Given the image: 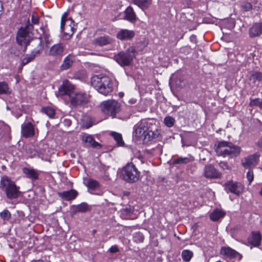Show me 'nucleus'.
I'll use <instances>...</instances> for the list:
<instances>
[{
	"mask_svg": "<svg viewBox=\"0 0 262 262\" xmlns=\"http://www.w3.org/2000/svg\"><path fill=\"white\" fill-rule=\"evenodd\" d=\"M109 252L112 253H115L119 251V248L117 245L112 246L109 249Z\"/></svg>",
	"mask_w": 262,
	"mask_h": 262,
	"instance_id": "45",
	"label": "nucleus"
},
{
	"mask_svg": "<svg viewBox=\"0 0 262 262\" xmlns=\"http://www.w3.org/2000/svg\"><path fill=\"white\" fill-rule=\"evenodd\" d=\"M135 50L133 48H129L125 52H120L114 56V59L121 66H127L132 62L135 57Z\"/></svg>",
	"mask_w": 262,
	"mask_h": 262,
	"instance_id": "7",
	"label": "nucleus"
},
{
	"mask_svg": "<svg viewBox=\"0 0 262 262\" xmlns=\"http://www.w3.org/2000/svg\"><path fill=\"white\" fill-rule=\"evenodd\" d=\"M112 136L114 139L116 141L117 143L119 145H122L123 144V141L122 140V136L120 134L117 133H113L112 134Z\"/></svg>",
	"mask_w": 262,
	"mask_h": 262,
	"instance_id": "38",
	"label": "nucleus"
},
{
	"mask_svg": "<svg viewBox=\"0 0 262 262\" xmlns=\"http://www.w3.org/2000/svg\"><path fill=\"white\" fill-rule=\"evenodd\" d=\"M31 20L33 24L37 25L39 23V18L38 16L32 15L31 17Z\"/></svg>",
	"mask_w": 262,
	"mask_h": 262,
	"instance_id": "46",
	"label": "nucleus"
},
{
	"mask_svg": "<svg viewBox=\"0 0 262 262\" xmlns=\"http://www.w3.org/2000/svg\"><path fill=\"white\" fill-rule=\"evenodd\" d=\"M124 18L126 20L134 23L137 20V16L133 8L128 6L124 11Z\"/></svg>",
	"mask_w": 262,
	"mask_h": 262,
	"instance_id": "26",
	"label": "nucleus"
},
{
	"mask_svg": "<svg viewBox=\"0 0 262 262\" xmlns=\"http://www.w3.org/2000/svg\"><path fill=\"white\" fill-rule=\"evenodd\" d=\"M249 80L255 85L256 82L262 81V72L253 71L250 73Z\"/></svg>",
	"mask_w": 262,
	"mask_h": 262,
	"instance_id": "29",
	"label": "nucleus"
},
{
	"mask_svg": "<svg viewBox=\"0 0 262 262\" xmlns=\"http://www.w3.org/2000/svg\"><path fill=\"white\" fill-rule=\"evenodd\" d=\"M164 121L165 124L167 126L170 127L173 125L174 123V118H173L171 117L168 116V117H166L164 118Z\"/></svg>",
	"mask_w": 262,
	"mask_h": 262,
	"instance_id": "42",
	"label": "nucleus"
},
{
	"mask_svg": "<svg viewBox=\"0 0 262 262\" xmlns=\"http://www.w3.org/2000/svg\"><path fill=\"white\" fill-rule=\"evenodd\" d=\"M41 37L37 39L41 40V45H42V40L47 47H48L53 42V39L50 35V31L47 25L42 26L40 28Z\"/></svg>",
	"mask_w": 262,
	"mask_h": 262,
	"instance_id": "15",
	"label": "nucleus"
},
{
	"mask_svg": "<svg viewBox=\"0 0 262 262\" xmlns=\"http://www.w3.org/2000/svg\"><path fill=\"white\" fill-rule=\"evenodd\" d=\"M225 215V212L220 209H215L210 214V217L213 221H218L220 219L223 217Z\"/></svg>",
	"mask_w": 262,
	"mask_h": 262,
	"instance_id": "30",
	"label": "nucleus"
},
{
	"mask_svg": "<svg viewBox=\"0 0 262 262\" xmlns=\"http://www.w3.org/2000/svg\"><path fill=\"white\" fill-rule=\"evenodd\" d=\"M101 108L104 114L114 118L120 111V104L115 100H108L102 102Z\"/></svg>",
	"mask_w": 262,
	"mask_h": 262,
	"instance_id": "6",
	"label": "nucleus"
},
{
	"mask_svg": "<svg viewBox=\"0 0 262 262\" xmlns=\"http://www.w3.org/2000/svg\"><path fill=\"white\" fill-rule=\"evenodd\" d=\"M260 194L262 195V188H261V189L260 191Z\"/></svg>",
	"mask_w": 262,
	"mask_h": 262,
	"instance_id": "51",
	"label": "nucleus"
},
{
	"mask_svg": "<svg viewBox=\"0 0 262 262\" xmlns=\"http://www.w3.org/2000/svg\"><path fill=\"white\" fill-rule=\"evenodd\" d=\"M219 165H220V166L221 167H222L224 169H225V168H227V169L228 168V165L225 162H221V163H220Z\"/></svg>",
	"mask_w": 262,
	"mask_h": 262,
	"instance_id": "47",
	"label": "nucleus"
},
{
	"mask_svg": "<svg viewBox=\"0 0 262 262\" xmlns=\"http://www.w3.org/2000/svg\"><path fill=\"white\" fill-rule=\"evenodd\" d=\"M43 113H45L50 118H53L55 115V111L50 107H45L41 109Z\"/></svg>",
	"mask_w": 262,
	"mask_h": 262,
	"instance_id": "37",
	"label": "nucleus"
},
{
	"mask_svg": "<svg viewBox=\"0 0 262 262\" xmlns=\"http://www.w3.org/2000/svg\"><path fill=\"white\" fill-rule=\"evenodd\" d=\"M85 185L90 189H96L100 187L99 182L94 179H89Z\"/></svg>",
	"mask_w": 262,
	"mask_h": 262,
	"instance_id": "36",
	"label": "nucleus"
},
{
	"mask_svg": "<svg viewBox=\"0 0 262 262\" xmlns=\"http://www.w3.org/2000/svg\"><path fill=\"white\" fill-rule=\"evenodd\" d=\"M81 140L85 147L97 149H100L102 147L100 143L94 140L92 135L87 134L81 135Z\"/></svg>",
	"mask_w": 262,
	"mask_h": 262,
	"instance_id": "14",
	"label": "nucleus"
},
{
	"mask_svg": "<svg viewBox=\"0 0 262 262\" xmlns=\"http://www.w3.org/2000/svg\"><path fill=\"white\" fill-rule=\"evenodd\" d=\"M23 172L28 179L32 181H35L39 179V171L36 169L25 167L23 169Z\"/></svg>",
	"mask_w": 262,
	"mask_h": 262,
	"instance_id": "21",
	"label": "nucleus"
},
{
	"mask_svg": "<svg viewBox=\"0 0 262 262\" xmlns=\"http://www.w3.org/2000/svg\"><path fill=\"white\" fill-rule=\"evenodd\" d=\"M225 190L227 192H231L239 195L244 190V186L240 182L228 181L224 184Z\"/></svg>",
	"mask_w": 262,
	"mask_h": 262,
	"instance_id": "10",
	"label": "nucleus"
},
{
	"mask_svg": "<svg viewBox=\"0 0 262 262\" xmlns=\"http://www.w3.org/2000/svg\"><path fill=\"white\" fill-rule=\"evenodd\" d=\"M125 211H126L127 213H130L132 212L133 210L132 209L129 208L125 209Z\"/></svg>",
	"mask_w": 262,
	"mask_h": 262,
	"instance_id": "49",
	"label": "nucleus"
},
{
	"mask_svg": "<svg viewBox=\"0 0 262 262\" xmlns=\"http://www.w3.org/2000/svg\"><path fill=\"white\" fill-rule=\"evenodd\" d=\"M230 143L226 141H222L219 143L215 151L217 155L226 156H227L228 152Z\"/></svg>",
	"mask_w": 262,
	"mask_h": 262,
	"instance_id": "22",
	"label": "nucleus"
},
{
	"mask_svg": "<svg viewBox=\"0 0 262 262\" xmlns=\"http://www.w3.org/2000/svg\"><path fill=\"white\" fill-rule=\"evenodd\" d=\"M133 3L142 10L147 9L152 3V0H132Z\"/></svg>",
	"mask_w": 262,
	"mask_h": 262,
	"instance_id": "28",
	"label": "nucleus"
},
{
	"mask_svg": "<svg viewBox=\"0 0 262 262\" xmlns=\"http://www.w3.org/2000/svg\"><path fill=\"white\" fill-rule=\"evenodd\" d=\"M249 105L251 106H258L259 108H262V99L260 98H255L251 100Z\"/></svg>",
	"mask_w": 262,
	"mask_h": 262,
	"instance_id": "39",
	"label": "nucleus"
},
{
	"mask_svg": "<svg viewBox=\"0 0 262 262\" xmlns=\"http://www.w3.org/2000/svg\"><path fill=\"white\" fill-rule=\"evenodd\" d=\"M136 235H138L140 237V239H139V241L140 242H142L143 241V239H144V237H143V236L142 234H140L139 233H136Z\"/></svg>",
	"mask_w": 262,
	"mask_h": 262,
	"instance_id": "48",
	"label": "nucleus"
},
{
	"mask_svg": "<svg viewBox=\"0 0 262 262\" xmlns=\"http://www.w3.org/2000/svg\"><path fill=\"white\" fill-rule=\"evenodd\" d=\"M66 49V45L63 43L59 42L51 46L46 51V54L51 57L61 58L64 55Z\"/></svg>",
	"mask_w": 262,
	"mask_h": 262,
	"instance_id": "9",
	"label": "nucleus"
},
{
	"mask_svg": "<svg viewBox=\"0 0 262 262\" xmlns=\"http://www.w3.org/2000/svg\"><path fill=\"white\" fill-rule=\"evenodd\" d=\"M193 256V253L189 250H184L182 251L181 257L183 261L189 262Z\"/></svg>",
	"mask_w": 262,
	"mask_h": 262,
	"instance_id": "35",
	"label": "nucleus"
},
{
	"mask_svg": "<svg viewBox=\"0 0 262 262\" xmlns=\"http://www.w3.org/2000/svg\"><path fill=\"white\" fill-rule=\"evenodd\" d=\"M0 216L4 220L8 221L11 216L10 211L7 209L0 213Z\"/></svg>",
	"mask_w": 262,
	"mask_h": 262,
	"instance_id": "41",
	"label": "nucleus"
},
{
	"mask_svg": "<svg viewBox=\"0 0 262 262\" xmlns=\"http://www.w3.org/2000/svg\"><path fill=\"white\" fill-rule=\"evenodd\" d=\"M68 13H64L61 19L60 29L64 33L65 39H69L74 33V24L71 18H67Z\"/></svg>",
	"mask_w": 262,
	"mask_h": 262,
	"instance_id": "5",
	"label": "nucleus"
},
{
	"mask_svg": "<svg viewBox=\"0 0 262 262\" xmlns=\"http://www.w3.org/2000/svg\"><path fill=\"white\" fill-rule=\"evenodd\" d=\"M262 34V23L254 24L249 30V37L254 38Z\"/></svg>",
	"mask_w": 262,
	"mask_h": 262,
	"instance_id": "20",
	"label": "nucleus"
},
{
	"mask_svg": "<svg viewBox=\"0 0 262 262\" xmlns=\"http://www.w3.org/2000/svg\"><path fill=\"white\" fill-rule=\"evenodd\" d=\"M21 133L23 137L30 138L34 136V127L31 122H27L21 125Z\"/></svg>",
	"mask_w": 262,
	"mask_h": 262,
	"instance_id": "17",
	"label": "nucleus"
},
{
	"mask_svg": "<svg viewBox=\"0 0 262 262\" xmlns=\"http://www.w3.org/2000/svg\"><path fill=\"white\" fill-rule=\"evenodd\" d=\"M221 253L227 257L234 259L237 261L240 260L242 258V255L239 253L229 247L222 248L221 250Z\"/></svg>",
	"mask_w": 262,
	"mask_h": 262,
	"instance_id": "16",
	"label": "nucleus"
},
{
	"mask_svg": "<svg viewBox=\"0 0 262 262\" xmlns=\"http://www.w3.org/2000/svg\"><path fill=\"white\" fill-rule=\"evenodd\" d=\"M89 209V205L86 203H82L73 207V211L74 214L77 212H85Z\"/></svg>",
	"mask_w": 262,
	"mask_h": 262,
	"instance_id": "31",
	"label": "nucleus"
},
{
	"mask_svg": "<svg viewBox=\"0 0 262 262\" xmlns=\"http://www.w3.org/2000/svg\"><path fill=\"white\" fill-rule=\"evenodd\" d=\"M1 188L6 192L7 197L10 199H16L19 194V187L8 177L4 176L1 179Z\"/></svg>",
	"mask_w": 262,
	"mask_h": 262,
	"instance_id": "3",
	"label": "nucleus"
},
{
	"mask_svg": "<svg viewBox=\"0 0 262 262\" xmlns=\"http://www.w3.org/2000/svg\"><path fill=\"white\" fill-rule=\"evenodd\" d=\"M9 92L8 84L4 82H0V94H7Z\"/></svg>",
	"mask_w": 262,
	"mask_h": 262,
	"instance_id": "40",
	"label": "nucleus"
},
{
	"mask_svg": "<svg viewBox=\"0 0 262 262\" xmlns=\"http://www.w3.org/2000/svg\"><path fill=\"white\" fill-rule=\"evenodd\" d=\"M253 177L254 176L253 171L251 170V169H249V171L247 173V178L248 181L249 182V183H251L252 182L253 180Z\"/></svg>",
	"mask_w": 262,
	"mask_h": 262,
	"instance_id": "44",
	"label": "nucleus"
},
{
	"mask_svg": "<svg viewBox=\"0 0 262 262\" xmlns=\"http://www.w3.org/2000/svg\"><path fill=\"white\" fill-rule=\"evenodd\" d=\"M157 137V132L149 130L148 128L142 140L144 142H148L153 139L156 138Z\"/></svg>",
	"mask_w": 262,
	"mask_h": 262,
	"instance_id": "34",
	"label": "nucleus"
},
{
	"mask_svg": "<svg viewBox=\"0 0 262 262\" xmlns=\"http://www.w3.org/2000/svg\"><path fill=\"white\" fill-rule=\"evenodd\" d=\"M90 126H91V125H89V126H87V127H86V128H89V127H90Z\"/></svg>",
	"mask_w": 262,
	"mask_h": 262,
	"instance_id": "53",
	"label": "nucleus"
},
{
	"mask_svg": "<svg viewBox=\"0 0 262 262\" xmlns=\"http://www.w3.org/2000/svg\"><path fill=\"white\" fill-rule=\"evenodd\" d=\"M113 40L112 38H111L109 36L105 35L96 38L93 40V43L96 45L102 47L110 45L113 42Z\"/></svg>",
	"mask_w": 262,
	"mask_h": 262,
	"instance_id": "25",
	"label": "nucleus"
},
{
	"mask_svg": "<svg viewBox=\"0 0 262 262\" xmlns=\"http://www.w3.org/2000/svg\"><path fill=\"white\" fill-rule=\"evenodd\" d=\"M250 242L255 247H258L260 244L261 235L259 232H252Z\"/></svg>",
	"mask_w": 262,
	"mask_h": 262,
	"instance_id": "27",
	"label": "nucleus"
},
{
	"mask_svg": "<svg viewBox=\"0 0 262 262\" xmlns=\"http://www.w3.org/2000/svg\"><path fill=\"white\" fill-rule=\"evenodd\" d=\"M240 148L237 146L233 145L230 143V146L229 147L228 152L227 156L231 157H237L240 153Z\"/></svg>",
	"mask_w": 262,
	"mask_h": 262,
	"instance_id": "32",
	"label": "nucleus"
},
{
	"mask_svg": "<svg viewBox=\"0 0 262 262\" xmlns=\"http://www.w3.org/2000/svg\"><path fill=\"white\" fill-rule=\"evenodd\" d=\"M75 60V56L72 54H69L64 58L62 63L60 67V70L66 71L71 68Z\"/></svg>",
	"mask_w": 262,
	"mask_h": 262,
	"instance_id": "19",
	"label": "nucleus"
},
{
	"mask_svg": "<svg viewBox=\"0 0 262 262\" xmlns=\"http://www.w3.org/2000/svg\"><path fill=\"white\" fill-rule=\"evenodd\" d=\"M33 29V26L32 24H30V21H28L25 27L21 28L18 30L17 34L16 40L18 44L27 46L31 43L32 46L35 45L37 46V49L33 50L30 54L27 55L25 57L23 58L21 62L23 66H25L32 61L37 55H39L41 53L43 49V45H41V40H30L29 34L31 32Z\"/></svg>",
	"mask_w": 262,
	"mask_h": 262,
	"instance_id": "1",
	"label": "nucleus"
},
{
	"mask_svg": "<svg viewBox=\"0 0 262 262\" xmlns=\"http://www.w3.org/2000/svg\"><path fill=\"white\" fill-rule=\"evenodd\" d=\"M135 36L134 31L128 29H121L117 33V38L121 40H130Z\"/></svg>",
	"mask_w": 262,
	"mask_h": 262,
	"instance_id": "18",
	"label": "nucleus"
},
{
	"mask_svg": "<svg viewBox=\"0 0 262 262\" xmlns=\"http://www.w3.org/2000/svg\"><path fill=\"white\" fill-rule=\"evenodd\" d=\"M204 174L207 178H216L220 176V173L211 165L205 166Z\"/></svg>",
	"mask_w": 262,
	"mask_h": 262,
	"instance_id": "23",
	"label": "nucleus"
},
{
	"mask_svg": "<svg viewBox=\"0 0 262 262\" xmlns=\"http://www.w3.org/2000/svg\"><path fill=\"white\" fill-rule=\"evenodd\" d=\"M3 137V135L2 134L0 133V139L2 138Z\"/></svg>",
	"mask_w": 262,
	"mask_h": 262,
	"instance_id": "50",
	"label": "nucleus"
},
{
	"mask_svg": "<svg viewBox=\"0 0 262 262\" xmlns=\"http://www.w3.org/2000/svg\"><path fill=\"white\" fill-rule=\"evenodd\" d=\"M216 262H223V261H221V260H219V261H216Z\"/></svg>",
	"mask_w": 262,
	"mask_h": 262,
	"instance_id": "52",
	"label": "nucleus"
},
{
	"mask_svg": "<svg viewBox=\"0 0 262 262\" xmlns=\"http://www.w3.org/2000/svg\"><path fill=\"white\" fill-rule=\"evenodd\" d=\"M259 155L255 153L245 158L242 162L245 168L251 169L255 166L258 162Z\"/></svg>",
	"mask_w": 262,
	"mask_h": 262,
	"instance_id": "11",
	"label": "nucleus"
},
{
	"mask_svg": "<svg viewBox=\"0 0 262 262\" xmlns=\"http://www.w3.org/2000/svg\"><path fill=\"white\" fill-rule=\"evenodd\" d=\"M148 128V123L145 121H142L134 126V135L136 137L143 139L144 135Z\"/></svg>",
	"mask_w": 262,
	"mask_h": 262,
	"instance_id": "13",
	"label": "nucleus"
},
{
	"mask_svg": "<svg viewBox=\"0 0 262 262\" xmlns=\"http://www.w3.org/2000/svg\"><path fill=\"white\" fill-rule=\"evenodd\" d=\"M91 84L99 93L107 96L113 92L114 82L108 76L99 75L92 77Z\"/></svg>",
	"mask_w": 262,
	"mask_h": 262,
	"instance_id": "2",
	"label": "nucleus"
},
{
	"mask_svg": "<svg viewBox=\"0 0 262 262\" xmlns=\"http://www.w3.org/2000/svg\"><path fill=\"white\" fill-rule=\"evenodd\" d=\"M193 159L191 156L187 157H179L178 158L174 159L172 163L174 165L176 164H186L190 162L193 161Z\"/></svg>",
	"mask_w": 262,
	"mask_h": 262,
	"instance_id": "33",
	"label": "nucleus"
},
{
	"mask_svg": "<svg viewBox=\"0 0 262 262\" xmlns=\"http://www.w3.org/2000/svg\"><path fill=\"white\" fill-rule=\"evenodd\" d=\"M72 106L76 107L86 104L89 101L88 95L83 92L75 91L69 97Z\"/></svg>",
	"mask_w": 262,
	"mask_h": 262,
	"instance_id": "8",
	"label": "nucleus"
},
{
	"mask_svg": "<svg viewBox=\"0 0 262 262\" xmlns=\"http://www.w3.org/2000/svg\"><path fill=\"white\" fill-rule=\"evenodd\" d=\"M58 195L66 201H70L76 198L78 192L74 189H71L68 191L58 192Z\"/></svg>",
	"mask_w": 262,
	"mask_h": 262,
	"instance_id": "24",
	"label": "nucleus"
},
{
	"mask_svg": "<svg viewBox=\"0 0 262 262\" xmlns=\"http://www.w3.org/2000/svg\"><path fill=\"white\" fill-rule=\"evenodd\" d=\"M59 91L61 95H68L70 97L76 91L75 86L69 80H64L59 87Z\"/></svg>",
	"mask_w": 262,
	"mask_h": 262,
	"instance_id": "12",
	"label": "nucleus"
},
{
	"mask_svg": "<svg viewBox=\"0 0 262 262\" xmlns=\"http://www.w3.org/2000/svg\"><path fill=\"white\" fill-rule=\"evenodd\" d=\"M140 174L135 165L133 163H128L121 170L120 177L125 181L133 183L139 180Z\"/></svg>",
	"mask_w": 262,
	"mask_h": 262,
	"instance_id": "4",
	"label": "nucleus"
},
{
	"mask_svg": "<svg viewBox=\"0 0 262 262\" xmlns=\"http://www.w3.org/2000/svg\"><path fill=\"white\" fill-rule=\"evenodd\" d=\"M242 8L245 11H249L252 9V6L249 2H245L242 5Z\"/></svg>",
	"mask_w": 262,
	"mask_h": 262,
	"instance_id": "43",
	"label": "nucleus"
}]
</instances>
